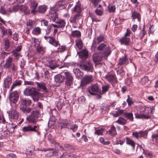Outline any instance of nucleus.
Instances as JSON below:
<instances>
[{"label":"nucleus","mask_w":158,"mask_h":158,"mask_svg":"<svg viewBox=\"0 0 158 158\" xmlns=\"http://www.w3.org/2000/svg\"><path fill=\"white\" fill-rule=\"evenodd\" d=\"M71 123L69 121L67 120H65L62 121V122L59 124V127H60V129L67 127L68 126L70 125Z\"/></svg>","instance_id":"412c9836"},{"label":"nucleus","mask_w":158,"mask_h":158,"mask_svg":"<svg viewBox=\"0 0 158 158\" xmlns=\"http://www.w3.org/2000/svg\"><path fill=\"white\" fill-rule=\"evenodd\" d=\"M41 32V29L38 27H35L33 29L32 33L36 35H37L40 34Z\"/></svg>","instance_id":"72a5a7b5"},{"label":"nucleus","mask_w":158,"mask_h":158,"mask_svg":"<svg viewBox=\"0 0 158 158\" xmlns=\"http://www.w3.org/2000/svg\"><path fill=\"white\" fill-rule=\"evenodd\" d=\"M81 32L79 31L76 30L72 32V35L73 37H79L81 36Z\"/></svg>","instance_id":"c03bdc74"},{"label":"nucleus","mask_w":158,"mask_h":158,"mask_svg":"<svg viewBox=\"0 0 158 158\" xmlns=\"http://www.w3.org/2000/svg\"><path fill=\"white\" fill-rule=\"evenodd\" d=\"M81 69L87 72H93L94 69L93 66L90 62H87L85 64L81 65Z\"/></svg>","instance_id":"f8f14e48"},{"label":"nucleus","mask_w":158,"mask_h":158,"mask_svg":"<svg viewBox=\"0 0 158 158\" xmlns=\"http://www.w3.org/2000/svg\"><path fill=\"white\" fill-rule=\"evenodd\" d=\"M121 44H125L126 45H129L130 39L128 37H124L119 40Z\"/></svg>","instance_id":"b1692460"},{"label":"nucleus","mask_w":158,"mask_h":158,"mask_svg":"<svg viewBox=\"0 0 158 158\" xmlns=\"http://www.w3.org/2000/svg\"><path fill=\"white\" fill-rule=\"evenodd\" d=\"M126 139L127 144L131 145L133 148L135 147V143L133 140L128 137L126 138Z\"/></svg>","instance_id":"c756f323"},{"label":"nucleus","mask_w":158,"mask_h":158,"mask_svg":"<svg viewBox=\"0 0 158 158\" xmlns=\"http://www.w3.org/2000/svg\"><path fill=\"white\" fill-rule=\"evenodd\" d=\"M12 38L15 41H18L19 38L18 34L16 32H15L12 35Z\"/></svg>","instance_id":"864d4df0"},{"label":"nucleus","mask_w":158,"mask_h":158,"mask_svg":"<svg viewBox=\"0 0 158 158\" xmlns=\"http://www.w3.org/2000/svg\"><path fill=\"white\" fill-rule=\"evenodd\" d=\"M88 91L91 95H96L95 93H99L100 91V89L98 85L94 84L92 85L89 87L88 89Z\"/></svg>","instance_id":"6e6552de"},{"label":"nucleus","mask_w":158,"mask_h":158,"mask_svg":"<svg viewBox=\"0 0 158 158\" xmlns=\"http://www.w3.org/2000/svg\"><path fill=\"white\" fill-rule=\"evenodd\" d=\"M105 78L109 82H111L112 81H115V77L114 75L109 74L106 75L105 77Z\"/></svg>","instance_id":"cd10ccee"},{"label":"nucleus","mask_w":158,"mask_h":158,"mask_svg":"<svg viewBox=\"0 0 158 158\" xmlns=\"http://www.w3.org/2000/svg\"><path fill=\"white\" fill-rule=\"evenodd\" d=\"M66 49V47L64 46H60L58 48V52H62L64 51Z\"/></svg>","instance_id":"e2e57ef3"},{"label":"nucleus","mask_w":158,"mask_h":158,"mask_svg":"<svg viewBox=\"0 0 158 158\" xmlns=\"http://www.w3.org/2000/svg\"><path fill=\"white\" fill-rule=\"evenodd\" d=\"M139 110L140 114L138 113L135 114L136 118L148 119L151 118L150 115H149V107L144 106H139Z\"/></svg>","instance_id":"f257e3e1"},{"label":"nucleus","mask_w":158,"mask_h":158,"mask_svg":"<svg viewBox=\"0 0 158 158\" xmlns=\"http://www.w3.org/2000/svg\"><path fill=\"white\" fill-rule=\"evenodd\" d=\"M73 72L75 74L76 77L78 78L81 77V73H82L79 69H74L73 70Z\"/></svg>","instance_id":"79ce46f5"},{"label":"nucleus","mask_w":158,"mask_h":158,"mask_svg":"<svg viewBox=\"0 0 158 158\" xmlns=\"http://www.w3.org/2000/svg\"><path fill=\"white\" fill-rule=\"evenodd\" d=\"M8 135L7 131H0V136H6Z\"/></svg>","instance_id":"69168bd1"},{"label":"nucleus","mask_w":158,"mask_h":158,"mask_svg":"<svg viewBox=\"0 0 158 158\" xmlns=\"http://www.w3.org/2000/svg\"><path fill=\"white\" fill-rule=\"evenodd\" d=\"M103 10H98L96 9L95 10V12L96 14L99 16H101L103 15Z\"/></svg>","instance_id":"6e6d98bb"},{"label":"nucleus","mask_w":158,"mask_h":158,"mask_svg":"<svg viewBox=\"0 0 158 158\" xmlns=\"http://www.w3.org/2000/svg\"><path fill=\"white\" fill-rule=\"evenodd\" d=\"M110 135L112 136H115L116 135V132L115 127L112 125L110 129L108 131Z\"/></svg>","instance_id":"7c9ffc66"},{"label":"nucleus","mask_w":158,"mask_h":158,"mask_svg":"<svg viewBox=\"0 0 158 158\" xmlns=\"http://www.w3.org/2000/svg\"><path fill=\"white\" fill-rule=\"evenodd\" d=\"M55 10V9L53 8L51 9L49 11L51 19L53 22L55 21L56 19L58 18V14Z\"/></svg>","instance_id":"4468645a"},{"label":"nucleus","mask_w":158,"mask_h":158,"mask_svg":"<svg viewBox=\"0 0 158 158\" xmlns=\"http://www.w3.org/2000/svg\"><path fill=\"white\" fill-rule=\"evenodd\" d=\"M37 3H36L34 1H31L30 6L32 9L31 13L34 14L35 13L36 11L35 9L37 6Z\"/></svg>","instance_id":"a878e982"},{"label":"nucleus","mask_w":158,"mask_h":158,"mask_svg":"<svg viewBox=\"0 0 158 158\" xmlns=\"http://www.w3.org/2000/svg\"><path fill=\"white\" fill-rule=\"evenodd\" d=\"M1 28V32L2 33L3 35H5L7 34V29H6L4 27L1 26L0 27Z\"/></svg>","instance_id":"5fc2aeb1"},{"label":"nucleus","mask_w":158,"mask_h":158,"mask_svg":"<svg viewBox=\"0 0 158 158\" xmlns=\"http://www.w3.org/2000/svg\"><path fill=\"white\" fill-rule=\"evenodd\" d=\"M22 49V47L21 46H18L17 47L15 48V49L13 50L11 52H19L21 51Z\"/></svg>","instance_id":"0e129e2a"},{"label":"nucleus","mask_w":158,"mask_h":158,"mask_svg":"<svg viewBox=\"0 0 158 158\" xmlns=\"http://www.w3.org/2000/svg\"><path fill=\"white\" fill-rule=\"evenodd\" d=\"M64 73L65 79V84L67 86H70L73 83V77L69 72H65Z\"/></svg>","instance_id":"9d476101"},{"label":"nucleus","mask_w":158,"mask_h":158,"mask_svg":"<svg viewBox=\"0 0 158 158\" xmlns=\"http://www.w3.org/2000/svg\"><path fill=\"white\" fill-rule=\"evenodd\" d=\"M41 23L42 26H47L48 24V22L44 20H42L41 21Z\"/></svg>","instance_id":"774afa93"},{"label":"nucleus","mask_w":158,"mask_h":158,"mask_svg":"<svg viewBox=\"0 0 158 158\" xmlns=\"http://www.w3.org/2000/svg\"><path fill=\"white\" fill-rule=\"evenodd\" d=\"M108 10L110 13L114 12L115 11V6L113 5H109L108 6Z\"/></svg>","instance_id":"09e8293b"},{"label":"nucleus","mask_w":158,"mask_h":158,"mask_svg":"<svg viewBox=\"0 0 158 158\" xmlns=\"http://www.w3.org/2000/svg\"><path fill=\"white\" fill-rule=\"evenodd\" d=\"M110 86L109 85H106L102 87V92L103 93H106L109 89Z\"/></svg>","instance_id":"603ef678"},{"label":"nucleus","mask_w":158,"mask_h":158,"mask_svg":"<svg viewBox=\"0 0 158 158\" xmlns=\"http://www.w3.org/2000/svg\"><path fill=\"white\" fill-rule=\"evenodd\" d=\"M48 7L46 5H41L39 7L38 12L40 13H44L47 10Z\"/></svg>","instance_id":"473e14b6"},{"label":"nucleus","mask_w":158,"mask_h":158,"mask_svg":"<svg viewBox=\"0 0 158 158\" xmlns=\"http://www.w3.org/2000/svg\"><path fill=\"white\" fill-rule=\"evenodd\" d=\"M72 10L74 12H77L78 13H80L81 11V5L79 2H77L76 6H74L73 9H72Z\"/></svg>","instance_id":"bb28decb"},{"label":"nucleus","mask_w":158,"mask_h":158,"mask_svg":"<svg viewBox=\"0 0 158 158\" xmlns=\"http://www.w3.org/2000/svg\"><path fill=\"white\" fill-rule=\"evenodd\" d=\"M65 2L64 0H61L58 2L55 6V10H60L64 8Z\"/></svg>","instance_id":"a211bd4d"},{"label":"nucleus","mask_w":158,"mask_h":158,"mask_svg":"<svg viewBox=\"0 0 158 158\" xmlns=\"http://www.w3.org/2000/svg\"><path fill=\"white\" fill-rule=\"evenodd\" d=\"M113 143L114 144L122 145L125 142L124 141L118 140V139H116L115 140H113Z\"/></svg>","instance_id":"49530a36"},{"label":"nucleus","mask_w":158,"mask_h":158,"mask_svg":"<svg viewBox=\"0 0 158 158\" xmlns=\"http://www.w3.org/2000/svg\"><path fill=\"white\" fill-rule=\"evenodd\" d=\"M148 77H145L141 79V82L142 85H144L148 83Z\"/></svg>","instance_id":"de8ad7c7"},{"label":"nucleus","mask_w":158,"mask_h":158,"mask_svg":"<svg viewBox=\"0 0 158 158\" xmlns=\"http://www.w3.org/2000/svg\"><path fill=\"white\" fill-rule=\"evenodd\" d=\"M82 17L81 14L78 13L71 18L69 21L74 28L79 27L81 26L82 22Z\"/></svg>","instance_id":"7ed1b4c3"},{"label":"nucleus","mask_w":158,"mask_h":158,"mask_svg":"<svg viewBox=\"0 0 158 158\" xmlns=\"http://www.w3.org/2000/svg\"><path fill=\"white\" fill-rule=\"evenodd\" d=\"M97 49L99 51H104L103 55L105 56V58L106 59L107 56L110 53V48L109 46L104 43H101L97 47Z\"/></svg>","instance_id":"423d86ee"},{"label":"nucleus","mask_w":158,"mask_h":158,"mask_svg":"<svg viewBox=\"0 0 158 158\" xmlns=\"http://www.w3.org/2000/svg\"><path fill=\"white\" fill-rule=\"evenodd\" d=\"M40 42L37 39L34 38L33 39V42L32 43V44L34 45L35 47L36 46L39 45Z\"/></svg>","instance_id":"4d7b16f0"},{"label":"nucleus","mask_w":158,"mask_h":158,"mask_svg":"<svg viewBox=\"0 0 158 158\" xmlns=\"http://www.w3.org/2000/svg\"><path fill=\"white\" fill-rule=\"evenodd\" d=\"M76 45L77 46L79 49H81L82 48L83 44L81 40V39H78L76 41Z\"/></svg>","instance_id":"4c0bfd02"},{"label":"nucleus","mask_w":158,"mask_h":158,"mask_svg":"<svg viewBox=\"0 0 158 158\" xmlns=\"http://www.w3.org/2000/svg\"><path fill=\"white\" fill-rule=\"evenodd\" d=\"M44 37L46 40H47L49 39V40L48 41V42L55 46L56 47L58 45V42L56 41L55 39L49 36H44Z\"/></svg>","instance_id":"4be33fe9"},{"label":"nucleus","mask_w":158,"mask_h":158,"mask_svg":"<svg viewBox=\"0 0 158 158\" xmlns=\"http://www.w3.org/2000/svg\"><path fill=\"white\" fill-rule=\"evenodd\" d=\"M123 114L124 117L127 118L131 121H133L134 118L133 114L132 113L125 112Z\"/></svg>","instance_id":"c85d7f7f"},{"label":"nucleus","mask_w":158,"mask_h":158,"mask_svg":"<svg viewBox=\"0 0 158 158\" xmlns=\"http://www.w3.org/2000/svg\"><path fill=\"white\" fill-rule=\"evenodd\" d=\"M146 34L145 31V27H144L143 29L140 31V33L139 34V38L141 39H142L144 35H145Z\"/></svg>","instance_id":"a18cd8bd"},{"label":"nucleus","mask_w":158,"mask_h":158,"mask_svg":"<svg viewBox=\"0 0 158 158\" xmlns=\"http://www.w3.org/2000/svg\"><path fill=\"white\" fill-rule=\"evenodd\" d=\"M78 127V126L77 124H73L70 127V129L73 130V131L74 132L76 131Z\"/></svg>","instance_id":"052dcab7"},{"label":"nucleus","mask_w":158,"mask_h":158,"mask_svg":"<svg viewBox=\"0 0 158 158\" xmlns=\"http://www.w3.org/2000/svg\"><path fill=\"white\" fill-rule=\"evenodd\" d=\"M128 98L127 100V101L128 103L129 106H131L133 103V102L132 99L131 98L129 95L127 96Z\"/></svg>","instance_id":"13d9d810"},{"label":"nucleus","mask_w":158,"mask_h":158,"mask_svg":"<svg viewBox=\"0 0 158 158\" xmlns=\"http://www.w3.org/2000/svg\"><path fill=\"white\" fill-rule=\"evenodd\" d=\"M37 128L36 126L32 127L31 125H28L23 127L22 128V130L24 132H27L31 131H36V129Z\"/></svg>","instance_id":"dca6fc26"},{"label":"nucleus","mask_w":158,"mask_h":158,"mask_svg":"<svg viewBox=\"0 0 158 158\" xmlns=\"http://www.w3.org/2000/svg\"><path fill=\"white\" fill-rule=\"evenodd\" d=\"M132 17L134 19L137 18L139 20L140 18V15L139 13L134 11L132 13Z\"/></svg>","instance_id":"8fccbe9b"},{"label":"nucleus","mask_w":158,"mask_h":158,"mask_svg":"<svg viewBox=\"0 0 158 158\" xmlns=\"http://www.w3.org/2000/svg\"><path fill=\"white\" fill-rule=\"evenodd\" d=\"M20 9L21 11H23L26 14L29 13V11L27 10V7L24 5L20 6Z\"/></svg>","instance_id":"58836bf2"},{"label":"nucleus","mask_w":158,"mask_h":158,"mask_svg":"<svg viewBox=\"0 0 158 158\" xmlns=\"http://www.w3.org/2000/svg\"><path fill=\"white\" fill-rule=\"evenodd\" d=\"M13 58L12 57L9 56L6 59V62L3 65L4 68L6 69H9L12 66L13 63Z\"/></svg>","instance_id":"2eb2a0df"},{"label":"nucleus","mask_w":158,"mask_h":158,"mask_svg":"<svg viewBox=\"0 0 158 158\" xmlns=\"http://www.w3.org/2000/svg\"><path fill=\"white\" fill-rule=\"evenodd\" d=\"M37 86L40 89H42L44 91H46L47 88L45 86V84L44 83H37Z\"/></svg>","instance_id":"ea45409f"},{"label":"nucleus","mask_w":158,"mask_h":158,"mask_svg":"<svg viewBox=\"0 0 158 158\" xmlns=\"http://www.w3.org/2000/svg\"><path fill=\"white\" fill-rule=\"evenodd\" d=\"M132 135L137 139L140 137L139 132V133L137 132H133L132 133Z\"/></svg>","instance_id":"338daca9"},{"label":"nucleus","mask_w":158,"mask_h":158,"mask_svg":"<svg viewBox=\"0 0 158 158\" xmlns=\"http://www.w3.org/2000/svg\"><path fill=\"white\" fill-rule=\"evenodd\" d=\"M3 42L5 50L7 52L10 51L11 48L10 47L9 40L7 38H4L3 39Z\"/></svg>","instance_id":"aec40b11"},{"label":"nucleus","mask_w":158,"mask_h":158,"mask_svg":"<svg viewBox=\"0 0 158 158\" xmlns=\"http://www.w3.org/2000/svg\"><path fill=\"white\" fill-rule=\"evenodd\" d=\"M22 84V81L20 80L15 81L14 83L11 86L10 91H11L14 88L17 86H19Z\"/></svg>","instance_id":"e433bc0d"},{"label":"nucleus","mask_w":158,"mask_h":158,"mask_svg":"<svg viewBox=\"0 0 158 158\" xmlns=\"http://www.w3.org/2000/svg\"><path fill=\"white\" fill-rule=\"evenodd\" d=\"M62 156L64 157V158H73L74 157V155L65 152L63 154Z\"/></svg>","instance_id":"37998d69"},{"label":"nucleus","mask_w":158,"mask_h":158,"mask_svg":"<svg viewBox=\"0 0 158 158\" xmlns=\"http://www.w3.org/2000/svg\"><path fill=\"white\" fill-rule=\"evenodd\" d=\"M93 81V77L92 75H85L81 79V85L84 86Z\"/></svg>","instance_id":"1a4fd4ad"},{"label":"nucleus","mask_w":158,"mask_h":158,"mask_svg":"<svg viewBox=\"0 0 158 158\" xmlns=\"http://www.w3.org/2000/svg\"><path fill=\"white\" fill-rule=\"evenodd\" d=\"M104 41V37L102 35H100L98 36L96 39L93 40V44L91 47V50L94 52L96 48L97 44H99L100 43Z\"/></svg>","instance_id":"0eeeda50"},{"label":"nucleus","mask_w":158,"mask_h":158,"mask_svg":"<svg viewBox=\"0 0 158 158\" xmlns=\"http://www.w3.org/2000/svg\"><path fill=\"white\" fill-rule=\"evenodd\" d=\"M9 115L11 118L17 119L19 117V113L15 108H12L9 111Z\"/></svg>","instance_id":"ddd939ff"},{"label":"nucleus","mask_w":158,"mask_h":158,"mask_svg":"<svg viewBox=\"0 0 158 158\" xmlns=\"http://www.w3.org/2000/svg\"><path fill=\"white\" fill-rule=\"evenodd\" d=\"M148 132L146 131L139 132L140 137H145L147 135Z\"/></svg>","instance_id":"680f3d73"},{"label":"nucleus","mask_w":158,"mask_h":158,"mask_svg":"<svg viewBox=\"0 0 158 158\" xmlns=\"http://www.w3.org/2000/svg\"><path fill=\"white\" fill-rule=\"evenodd\" d=\"M12 78L9 76H7L4 78V85L5 88H9L12 83Z\"/></svg>","instance_id":"f3484780"},{"label":"nucleus","mask_w":158,"mask_h":158,"mask_svg":"<svg viewBox=\"0 0 158 158\" xmlns=\"http://www.w3.org/2000/svg\"><path fill=\"white\" fill-rule=\"evenodd\" d=\"M104 131V129L101 128L100 129L96 130L94 133L98 135H102Z\"/></svg>","instance_id":"3c124183"},{"label":"nucleus","mask_w":158,"mask_h":158,"mask_svg":"<svg viewBox=\"0 0 158 158\" xmlns=\"http://www.w3.org/2000/svg\"><path fill=\"white\" fill-rule=\"evenodd\" d=\"M57 23L59 27H64L65 25L66 22L63 19H59L56 22Z\"/></svg>","instance_id":"2f4dec72"},{"label":"nucleus","mask_w":158,"mask_h":158,"mask_svg":"<svg viewBox=\"0 0 158 158\" xmlns=\"http://www.w3.org/2000/svg\"><path fill=\"white\" fill-rule=\"evenodd\" d=\"M23 93L25 96H31L35 101H38L39 99L40 94L35 88L28 87L24 90Z\"/></svg>","instance_id":"f03ea898"},{"label":"nucleus","mask_w":158,"mask_h":158,"mask_svg":"<svg viewBox=\"0 0 158 158\" xmlns=\"http://www.w3.org/2000/svg\"><path fill=\"white\" fill-rule=\"evenodd\" d=\"M17 60H18L19 58L21 56L20 54L18 52H11Z\"/></svg>","instance_id":"bf43d9fd"},{"label":"nucleus","mask_w":158,"mask_h":158,"mask_svg":"<svg viewBox=\"0 0 158 158\" xmlns=\"http://www.w3.org/2000/svg\"><path fill=\"white\" fill-rule=\"evenodd\" d=\"M19 97L17 91H15L11 92L9 96V99L11 103H16L18 101Z\"/></svg>","instance_id":"9b49d317"},{"label":"nucleus","mask_w":158,"mask_h":158,"mask_svg":"<svg viewBox=\"0 0 158 158\" xmlns=\"http://www.w3.org/2000/svg\"><path fill=\"white\" fill-rule=\"evenodd\" d=\"M128 59L127 58L126 56L120 58L119 60L118 64L122 65L123 64H127L128 63Z\"/></svg>","instance_id":"393cba45"},{"label":"nucleus","mask_w":158,"mask_h":158,"mask_svg":"<svg viewBox=\"0 0 158 158\" xmlns=\"http://www.w3.org/2000/svg\"><path fill=\"white\" fill-rule=\"evenodd\" d=\"M79 55L82 58H86L88 56V52L86 50H83L79 53Z\"/></svg>","instance_id":"f704fd0d"},{"label":"nucleus","mask_w":158,"mask_h":158,"mask_svg":"<svg viewBox=\"0 0 158 158\" xmlns=\"http://www.w3.org/2000/svg\"><path fill=\"white\" fill-rule=\"evenodd\" d=\"M40 115V114L38 110L33 111L31 112V115L27 117V121L29 123H35Z\"/></svg>","instance_id":"39448f33"},{"label":"nucleus","mask_w":158,"mask_h":158,"mask_svg":"<svg viewBox=\"0 0 158 158\" xmlns=\"http://www.w3.org/2000/svg\"><path fill=\"white\" fill-rule=\"evenodd\" d=\"M102 57L105 58V56L103 54L102 55H98L97 53H94L93 55V58L94 61L96 62L101 61L102 59Z\"/></svg>","instance_id":"6ab92c4d"},{"label":"nucleus","mask_w":158,"mask_h":158,"mask_svg":"<svg viewBox=\"0 0 158 158\" xmlns=\"http://www.w3.org/2000/svg\"><path fill=\"white\" fill-rule=\"evenodd\" d=\"M55 81L57 83H61L64 81V77L60 75H58L54 77Z\"/></svg>","instance_id":"5701e85b"},{"label":"nucleus","mask_w":158,"mask_h":158,"mask_svg":"<svg viewBox=\"0 0 158 158\" xmlns=\"http://www.w3.org/2000/svg\"><path fill=\"white\" fill-rule=\"evenodd\" d=\"M123 113V110H118L115 113L113 114V115L114 117H117L121 115Z\"/></svg>","instance_id":"a19ab883"},{"label":"nucleus","mask_w":158,"mask_h":158,"mask_svg":"<svg viewBox=\"0 0 158 158\" xmlns=\"http://www.w3.org/2000/svg\"><path fill=\"white\" fill-rule=\"evenodd\" d=\"M116 123L121 125H124L126 123L127 120L124 118L121 117L116 121Z\"/></svg>","instance_id":"c9c22d12"},{"label":"nucleus","mask_w":158,"mask_h":158,"mask_svg":"<svg viewBox=\"0 0 158 158\" xmlns=\"http://www.w3.org/2000/svg\"><path fill=\"white\" fill-rule=\"evenodd\" d=\"M31 103V100H27L23 99L21 101V104L20 106V110L24 113H29L31 111V109L27 107V105H29Z\"/></svg>","instance_id":"20e7f679"}]
</instances>
